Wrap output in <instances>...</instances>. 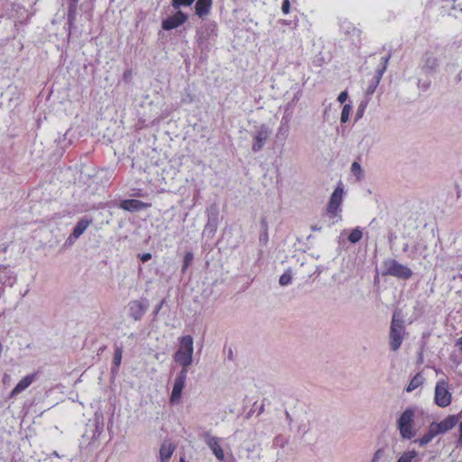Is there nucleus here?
Returning a JSON list of instances; mask_svg holds the SVG:
<instances>
[{
    "label": "nucleus",
    "mask_w": 462,
    "mask_h": 462,
    "mask_svg": "<svg viewBox=\"0 0 462 462\" xmlns=\"http://www.w3.org/2000/svg\"><path fill=\"white\" fill-rule=\"evenodd\" d=\"M193 356V338L187 335L179 338V347L173 356L176 363L181 365V370H188L192 363Z\"/></svg>",
    "instance_id": "obj_1"
},
{
    "label": "nucleus",
    "mask_w": 462,
    "mask_h": 462,
    "mask_svg": "<svg viewBox=\"0 0 462 462\" xmlns=\"http://www.w3.org/2000/svg\"><path fill=\"white\" fill-rule=\"evenodd\" d=\"M405 326L404 320L401 317V312L395 310L393 314L390 332H389V345L393 351H397L404 339Z\"/></svg>",
    "instance_id": "obj_2"
},
{
    "label": "nucleus",
    "mask_w": 462,
    "mask_h": 462,
    "mask_svg": "<svg viewBox=\"0 0 462 462\" xmlns=\"http://www.w3.org/2000/svg\"><path fill=\"white\" fill-rule=\"evenodd\" d=\"M415 411L412 408H407L397 420V427L402 439H411L416 435L413 429Z\"/></svg>",
    "instance_id": "obj_3"
},
{
    "label": "nucleus",
    "mask_w": 462,
    "mask_h": 462,
    "mask_svg": "<svg viewBox=\"0 0 462 462\" xmlns=\"http://www.w3.org/2000/svg\"><path fill=\"white\" fill-rule=\"evenodd\" d=\"M413 273L408 266L400 263L394 259H388L383 262V276H393L401 280H409Z\"/></svg>",
    "instance_id": "obj_4"
},
{
    "label": "nucleus",
    "mask_w": 462,
    "mask_h": 462,
    "mask_svg": "<svg viewBox=\"0 0 462 462\" xmlns=\"http://www.w3.org/2000/svg\"><path fill=\"white\" fill-rule=\"evenodd\" d=\"M452 395L448 391V383L446 380H439L435 386L434 401L441 408H445L451 403Z\"/></svg>",
    "instance_id": "obj_5"
},
{
    "label": "nucleus",
    "mask_w": 462,
    "mask_h": 462,
    "mask_svg": "<svg viewBox=\"0 0 462 462\" xmlns=\"http://www.w3.org/2000/svg\"><path fill=\"white\" fill-rule=\"evenodd\" d=\"M187 374H188V370H180V372L177 375V377L174 381L171 394L170 397L171 404H176V403L180 402L181 394H182V390L185 385Z\"/></svg>",
    "instance_id": "obj_6"
},
{
    "label": "nucleus",
    "mask_w": 462,
    "mask_h": 462,
    "mask_svg": "<svg viewBox=\"0 0 462 462\" xmlns=\"http://www.w3.org/2000/svg\"><path fill=\"white\" fill-rule=\"evenodd\" d=\"M343 188L337 187L332 193L327 211L330 217H335L340 211V205L342 203Z\"/></svg>",
    "instance_id": "obj_7"
},
{
    "label": "nucleus",
    "mask_w": 462,
    "mask_h": 462,
    "mask_svg": "<svg viewBox=\"0 0 462 462\" xmlns=\"http://www.w3.org/2000/svg\"><path fill=\"white\" fill-rule=\"evenodd\" d=\"M271 135V130L268 126L263 125H261L255 132L254 135V143L252 145V150L254 152L261 151L266 141L269 139Z\"/></svg>",
    "instance_id": "obj_8"
},
{
    "label": "nucleus",
    "mask_w": 462,
    "mask_h": 462,
    "mask_svg": "<svg viewBox=\"0 0 462 462\" xmlns=\"http://www.w3.org/2000/svg\"><path fill=\"white\" fill-rule=\"evenodd\" d=\"M187 19L188 15L179 10L174 14L162 20V27L163 30L170 31L182 25Z\"/></svg>",
    "instance_id": "obj_9"
},
{
    "label": "nucleus",
    "mask_w": 462,
    "mask_h": 462,
    "mask_svg": "<svg viewBox=\"0 0 462 462\" xmlns=\"http://www.w3.org/2000/svg\"><path fill=\"white\" fill-rule=\"evenodd\" d=\"M460 414L448 415L439 422H432L439 434H444L453 429L459 421Z\"/></svg>",
    "instance_id": "obj_10"
},
{
    "label": "nucleus",
    "mask_w": 462,
    "mask_h": 462,
    "mask_svg": "<svg viewBox=\"0 0 462 462\" xmlns=\"http://www.w3.org/2000/svg\"><path fill=\"white\" fill-rule=\"evenodd\" d=\"M151 207L152 203L133 199H124L119 204L120 208L128 212H138Z\"/></svg>",
    "instance_id": "obj_11"
},
{
    "label": "nucleus",
    "mask_w": 462,
    "mask_h": 462,
    "mask_svg": "<svg viewBox=\"0 0 462 462\" xmlns=\"http://www.w3.org/2000/svg\"><path fill=\"white\" fill-rule=\"evenodd\" d=\"M38 373H32L22 378L9 394V399L15 398L19 393L26 390L36 379Z\"/></svg>",
    "instance_id": "obj_12"
},
{
    "label": "nucleus",
    "mask_w": 462,
    "mask_h": 462,
    "mask_svg": "<svg viewBox=\"0 0 462 462\" xmlns=\"http://www.w3.org/2000/svg\"><path fill=\"white\" fill-rule=\"evenodd\" d=\"M384 69L385 66L382 69H378L376 73L372 77V79L368 81L367 87L365 88V96L368 97L374 93L375 89L377 88L381 81Z\"/></svg>",
    "instance_id": "obj_13"
},
{
    "label": "nucleus",
    "mask_w": 462,
    "mask_h": 462,
    "mask_svg": "<svg viewBox=\"0 0 462 462\" xmlns=\"http://www.w3.org/2000/svg\"><path fill=\"white\" fill-rule=\"evenodd\" d=\"M207 444L213 452V454L216 456L217 460L223 461L225 459L224 450L220 445L219 439L214 437L209 438L207 440Z\"/></svg>",
    "instance_id": "obj_14"
},
{
    "label": "nucleus",
    "mask_w": 462,
    "mask_h": 462,
    "mask_svg": "<svg viewBox=\"0 0 462 462\" xmlns=\"http://www.w3.org/2000/svg\"><path fill=\"white\" fill-rule=\"evenodd\" d=\"M175 450V446L170 440H164L160 448V459L162 462H168Z\"/></svg>",
    "instance_id": "obj_15"
},
{
    "label": "nucleus",
    "mask_w": 462,
    "mask_h": 462,
    "mask_svg": "<svg viewBox=\"0 0 462 462\" xmlns=\"http://www.w3.org/2000/svg\"><path fill=\"white\" fill-rule=\"evenodd\" d=\"M145 312V308L139 300H133L129 303V313L134 320L142 319Z\"/></svg>",
    "instance_id": "obj_16"
},
{
    "label": "nucleus",
    "mask_w": 462,
    "mask_h": 462,
    "mask_svg": "<svg viewBox=\"0 0 462 462\" xmlns=\"http://www.w3.org/2000/svg\"><path fill=\"white\" fill-rule=\"evenodd\" d=\"M439 435L436 428H434L433 423L431 422L429 426L427 432L420 439L414 440L415 443L419 444L420 447H424L429 444L436 436Z\"/></svg>",
    "instance_id": "obj_17"
},
{
    "label": "nucleus",
    "mask_w": 462,
    "mask_h": 462,
    "mask_svg": "<svg viewBox=\"0 0 462 462\" xmlns=\"http://www.w3.org/2000/svg\"><path fill=\"white\" fill-rule=\"evenodd\" d=\"M92 223L91 219L82 218L80 219L77 225L75 226L69 239H78L88 227V226Z\"/></svg>",
    "instance_id": "obj_18"
},
{
    "label": "nucleus",
    "mask_w": 462,
    "mask_h": 462,
    "mask_svg": "<svg viewBox=\"0 0 462 462\" xmlns=\"http://www.w3.org/2000/svg\"><path fill=\"white\" fill-rule=\"evenodd\" d=\"M424 383V377L421 373H417L410 381L408 386L406 387V391L411 393L420 386H421Z\"/></svg>",
    "instance_id": "obj_19"
},
{
    "label": "nucleus",
    "mask_w": 462,
    "mask_h": 462,
    "mask_svg": "<svg viewBox=\"0 0 462 462\" xmlns=\"http://www.w3.org/2000/svg\"><path fill=\"white\" fill-rule=\"evenodd\" d=\"M362 236H363V232L358 227H356V228L353 229L351 231V233L349 234L348 240L351 243L356 244L362 239Z\"/></svg>",
    "instance_id": "obj_20"
},
{
    "label": "nucleus",
    "mask_w": 462,
    "mask_h": 462,
    "mask_svg": "<svg viewBox=\"0 0 462 462\" xmlns=\"http://www.w3.org/2000/svg\"><path fill=\"white\" fill-rule=\"evenodd\" d=\"M417 455L418 453L415 450L404 452L398 458L397 462H411L417 457Z\"/></svg>",
    "instance_id": "obj_21"
},
{
    "label": "nucleus",
    "mask_w": 462,
    "mask_h": 462,
    "mask_svg": "<svg viewBox=\"0 0 462 462\" xmlns=\"http://www.w3.org/2000/svg\"><path fill=\"white\" fill-rule=\"evenodd\" d=\"M123 350L122 347L116 346L113 357V365L118 368L122 362Z\"/></svg>",
    "instance_id": "obj_22"
},
{
    "label": "nucleus",
    "mask_w": 462,
    "mask_h": 462,
    "mask_svg": "<svg viewBox=\"0 0 462 462\" xmlns=\"http://www.w3.org/2000/svg\"><path fill=\"white\" fill-rule=\"evenodd\" d=\"M195 0H171V5L174 9L179 11L181 6H189Z\"/></svg>",
    "instance_id": "obj_23"
},
{
    "label": "nucleus",
    "mask_w": 462,
    "mask_h": 462,
    "mask_svg": "<svg viewBox=\"0 0 462 462\" xmlns=\"http://www.w3.org/2000/svg\"><path fill=\"white\" fill-rule=\"evenodd\" d=\"M351 111V106L349 104H346L343 106L342 112H341V117L340 120L342 123H346L349 119V115Z\"/></svg>",
    "instance_id": "obj_24"
},
{
    "label": "nucleus",
    "mask_w": 462,
    "mask_h": 462,
    "mask_svg": "<svg viewBox=\"0 0 462 462\" xmlns=\"http://www.w3.org/2000/svg\"><path fill=\"white\" fill-rule=\"evenodd\" d=\"M193 254L187 252L184 255L183 271H185L193 261Z\"/></svg>",
    "instance_id": "obj_25"
},
{
    "label": "nucleus",
    "mask_w": 462,
    "mask_h": 462,
    "mask_svg": "<svg viewBox=\"0 0 462 462\" xmlns=\"http://www.w3.org/2000/svg\"><path fill=\"white\" fill-rule=\"evenodd\" d=\"M291 282V276L290 273H285L282 275H281L279 282L282 286L288 285Z\"/></svg>",
    "instance_id": "obj_26"
},
{
    "label": "nucleus",
    "mask_w": 462,
    "mask_h": 462,
    "mask_svg": "<svg viewBox=\"0 0 462 462\" xmlns=\"http://www.w3.org/2000/svg\"><path fill=\"white\" fill-rule=\"evenodd\" d=\"M351 171L354 175H356L357 178H360V175L362 173L361 165L357 162H354L351 166Z\"/></svg>",
    "instance_id": "obj_27"
},
{
    "label": "nucleus",
    "mask_w": 462,
    "mask_h": 462,
    "mask_svg": "<svg viewBox=\"0 0 462 462\" xmlns=\"http://www.w3.org/2000/svg\"><path fill=\"white\" fill-rule=\"evenodd\" d=\"M213 215V217H212V220H213V224H211V220H210V217H208V222L207 224V227L208 228H210V231H213L216 227V221L217 219V213H212Z\"/></svg>",
    "instance_id": "obj_28"
},
{
    "label": "nucleus",
    "mask_w": 462,
    "mask_h": 462,
    "mask_svg": "<svg viewBox=\"0 0 462 462\" xmlns=\"http://www.w3.org/2000/svg\"><path fill=\"white\" fill-rule=\"evenodd\" d=\"M291 10L290 0H283L282 4V11L284 14H288Z\"/></svg>",
    "instance_id": "obj_29"
},
{
    "label": "nucleus",
    "mask_w": 462,
    "mask_h": 462,
    "mask_svg": "<svg viewBox=\"0 0 462 462\" xmlns=\"http://www.w3.org/2000/svg\"><path fill=\"white\" fill-rule=\"evenodd\" d=\"M196 14L202 17V0H197L195 5Z\"/></svg>",
    "instance_id": "obj_30"
},
{
    "label": "nucleus",
    "mask_w": 462,
    "mask_h": 462,
    "mask_svg": "<svg viewBox=\"0 0 462 462\" xmlns=\"http://www.w3.org/2000/svg\"><path fill=\"white\" fill-rule=\"evenodd\" d=\"M348 97V94L346 91H342L338 97H337V100L338 102H340L341 104L345 103Z\"/></svg>",
    "instance_id": "obj_31"
},
{
    "label": "nucleus",
    "mask_w": 462,
    "mask_h": 462,
    "mask_svg": "<svg viewBox=\"0 0 462 462\" xmlns=\"http://www.w3.org/2000/svg\"><path fill=\"white\" fill-rule=\"evenodd\" d=\"M212 5V0H204V15L208 14Z\"/></svg>",
    "instance_id": "obj_32"
},
{
    "label": "nucleus",
    "mask_w": 462,
    "mask_h": 462,
    "mask_svg": "<svg viewBox=\"0 0 462 462\" xmlns=\"http://www.w3.org/2000/svg\"><path fill=\"white\" fill-rule=\"evenodd\" d=\"M139 257L143 263H145L152 258V254L150 253H144L143 254H140Z\"/></svg>",
    "instance_id": "obj_33"
},
{
    "label": "nucleus",
    "mask_w": 462,
    "mask_h": 462,
    "mask_svg": "<svg viewBox=\"0 0 462 462\" xmlns=\"http://www.w3.org/2000/svg\"><path fill=\"white\" fill-rule=\"evenodd\" d=\"M458 446L462 447V420L459 422V438L457 440Z\"/></svg>",
    "instance_id": "obj_34"
},
{
    "label": "nucleus",
    "mask_w": 462,
    "mask_h": 462,
    "mask_svg": "<svg viewBox=\"0 0 462 462\" xmlns=\"http://www.w3.org/2000/svg\"><path fill=\"white\" fill-rule=\"evenodd\" d=\"M456 346L462 352V336L457 340Z\"/></svg>",
    "instance_id": "obj_35"
},
{
    "label": "nucleus",
    "mask_w": 462,
    "mask_h": 462,
    "mask_svg": "<svg viewBox=\"0 0 462 462\" xmlns=\"http://www.w3.org/2000/svg\"><path fill=\"white\" fill-rule=\"evenodd\" d=\"M8 378H9V376H8L7 374H5V375L4 376V379H3L4 383H5L6 381H8Z\"/></svg>",
    "instance_id": "obj_36"
},
{
    "label": "nucleus",
    "mask_w": 462,
    "mask_h": 462,
    "mask_svg": "<svg viewBox=\"0 0 462 462\" xmlns=\"http://www.w3.org/2000/svg\"><path fill=\"white\" fill-rule=\"evenodd\" d=\"M436 64V59H433V65Z\"/></svg>",
    "instance_id": "obj_37"
},
{
    "label": "nucleus",
    "mask_w": 462,
    "mask_h": 462,
    "mask_svg": "<svg viewBox=\"0 0 462 462\" xmlns=\"http://www.w3.org/2000/svg\"><path fill=\"white\" fill-rule=\"evenodd\" d=\"M180 462H185V461H184V458H180Z\"/></svg>",
    "instance_id": "obj_38"
},
{
    "label": "nucleus",
    "mask_w": 462,
    "mask_h": 462,
    "mask_svg": "<svg viewBox=\"0 0 462 462\" xmlns=\"http://www.w3.org/2000/svg\"><path fill=\"white\" fill-rule=\"evenodd\" d=\"M74 3H78L79 0H72Z\"/></svg>",
    "instance_id": "obj_39"
}]
</instances>
